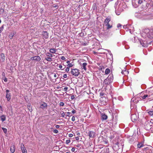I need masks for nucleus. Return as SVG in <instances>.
<instances>
[{
    "instance_id": "bf43d9fd",
    "label": "nucleus",
    "mask_w": 153,
    "mask_h": 153,
    "mask_svg": "<svg viewBox=\"0 0 153 153\" xmlns=\"http://www.w3.org/2000/svg\"><path fill=\"white\" fill-rule=\"evenodd\" d=\"M100 95L101 96H103L104 95V93H100Z\"/></svg>"
},
{
    "instance_id": "9b49d317",
    "label": "nucleus",
    "mask_w": 153,
    "mask_h": 153,
    "mask_svg": "<svg viewBox=\"0 0 153 153\" xmlns=\"http://www.w3.org/2000/svg\"><path fill=\"white\" fill-rule=\"evenodd\" d=\"M139 98L134 97L131 99V102L135 103H137L139 101Z\"/></svg>"
},
{
    "instance_id": "4d7b16f0",
    "label": "nucleus",
    "mask_w": 153,
    "mask_h": 153,
    "mask_svg": "<svg viewBox=\"0 0 153 153\" xmlns=\"http://www.w3.org/2000/svg\"><path fill=\"white\" fill-rule=\"evenodd\" d=\"M69 137H72L73 136V135L72 134H70L69 135Z\"/></svg>"
},
{
    "instance_id": "72a5a7b5",
    "label": "nucleus",
    "mask_w": 153,
    "mask_h": 153,
    "mask_svg": "<svg viewBox=\"0 0 153 153\" xmlns=\"http://www.w3.org/2000/svg\"><path fill=\"white\" fill-rule=\"evenodd\" d=\"M71 113L69 112H67V114H66V116H69V117H71V115H70L71 114Z\"/></svg>"
},
{
    "instance_id": "de8ad7c7",
    "label": "nucleus",
    "mask_w": 153,
    "mask_h": 153,
    "mask_svg": "<svg viewBox=\"0 0 153 153\" xmlns=\"http://www.w3.org/2000/svg\"><path fill=\"white\" fill-rule=\"evenodd\" d=\"M75 150V149L73 147L72 148L71 150L72 152H74Z\"/></svg>"
},
{
    "instance_id": "79ce46f5",
    "label": "nucleus",
    "mask_w": 153,
    "mask_h": 153,
    "mask_svg": "<svg viewBox=\"0 0 153 153\" xmlns=\"http://www.w3.org/2000/svg\"><path fill=\"white\" fill-rule=\"evenodd\" d=\"M65 70L66 72H68L69 70V68L68 67H67L66 68Z\"/></svg>"
},
{
    "instance_id": "7c9ffc66",
    "label": "nucleus",
    "mask_w": 153,
    "mask_h": 153,
    "mask_svg": "<svg viewBox=\"0 0 153 153\" xmlns=\"http://www.w3.org/2000/svg\"><path fill=\"white\" fill-rule=\"evenodd\" d=\"M45 59L47 61H52V58H51L49 57H48L45 58Z\"/></svg>"
},
{
    "instance_id": "680f3d73",
    "label": "nucleus",
    "mask_w": 153,
    "mask_h": 153,
    "mask_svg": "<svg viewBox=\"0 0 153 153\" xmlns=\"http://www.w3.org/2000/svg\"><path fill=\"white\" fill-rule=\"evenodd\" d=\"M83 45L84 46H86L87 45V43H85L83 44Z\"/></svg>"
},
{
    "instance_id": "0eeeda50",
    "label": "nucleus",
    "mask_w": 153,
    "mask_h": 153,
    "mask_svg": "<svg viewBox=\"0 0 153 153\" xmlns=\"http://www.w3.org/2000/svg\"><path fill=\"white\" fill-rule=\"evenodd\" d=\"M21 146L22 153H27V151L23 143L21 144Z\"/></svg>"
},
{
    "instance_id": "864d4df0",
    "label": "nucleus",
    "mask_w": 153,
    "mask_h": 153,
    "mask_svg": "<svg viewBox=\"0 0 153 153\" xmlns=\"http://www.w3.org/2000/svg\"><path fill=\"white\" fill-rule=\"evenodd\" d=\"M35 57V56H33V57H32L31 58H30V59L31 60H34V58Z\"/></svg>"
},
{
    "instance_id": "2eb2a0df",
    "label": "nucleus",
    "mask_w": 153,
    "mask_h": 153,
    "mask_svg": "<svg viewBox=\"0 0 153 153\" xmlns=\"http://www.w3.org/2000/svg\"><path fill=\"white\" fill-rule=\"evenodd\" d=\"M121 73L123 74H124L125 75H126L127 74H128V71H126L125 68H124V69L122 70Z\"/></svg>"
},
{
    "instance_id": "423d86ee",
    "label": "nucleus",
    "mask_w": 153,
    "mask_h": 153,
    "mask_svg": "<svg viewBox=\"0 0 153 153\" xmlns=\"http://www.w3.org/2000/svg\"><path fill=\"white\" fill-rule=\"evenodd\" d=\"M95 133L93 131H89L88 132V135L90 138H94L95 137Z\"/></svg>"
},
{
    "instance_id": "8fccbe9b",
    "label": "nucleus",
    "mask_w": 153,
    "mask_h": 153,
    "mask_svg": "<svg viewBox=\"0 0 153 153\" xmlns=\"http://www.w3.org/2000/svg\"><path fill=\"white\" fill-rule=\"evenodd\" d=\"M61 59L62 60H65V58L64 56H62L61 57Z\"/></svg>"
},
{
    "instance_id": "7ed1b4c3",
    "label": "nucleus",
    "mask_w": 153,
    "mask_h": 153,
    "mask_svg": "<svg viewBox=\"0 0 153 153\" xmlns=\"http://www.w3.org/2000/svg\"><path fill=\"white\" fill-rule=\"evenodd\" d=\"M132 2L133 6L136 8L143 1V0H132Z\"/></svg>"
},
{
    "instance_id": "4be33fe9",
    "label": "nucleus",
    "mask_w": 153,
    "mask_h": 153,
    "mask_svg": "<svg viewBox=\"0 0 153 153\" xmlns=\"http://www.w3.org/2000/svg\"><path fill=\"white\" fill-rule=\"evenodd\" d=\"M49 51L51 53H54L56 52V50L54 48H51L50 49Z\"/></svg>"
},
{
    "instance_id": "f257e3e1",
    "label": "nucleus",
    "mask_w": 153,
    "mask_h": 153,
    "mask_svg": "<svg viewBox=\"0 0 153 153\" xmlns=\"http://www.w3.org/2000/svg\"><path fill=\"white\" fill-rule=\"evenodd\" d=\"M144 32L146 33V35L149 38H153V30H149V29H146Z\"/></svg>"
},
{
    "instance_id": "58836bf2",
    "label": "nucleus",
    "mask_w": 153,
    "mask_h": 153,
    "mask_svg": "<svg viewBox=\"0 0 153 153\" xmlns=\"http://www.w3.org/2000/svg\"><path fill=\"white\" fill-rule=\"evenodd\" d=\"M4 25H3L0 27V30H1L2 31H3L4 27Z\"/></svg>"
},
{
    "instance_id": "338daca9",
    "label": "nucleus",
    "mask_w": 153,
    "mask_h": 153,
    "mask_svg": "<svg viewBox=\"0 0 153 153\" xmlns=\"http://www.w3.org/2000/svg\"><path fill=\"white\" fill-rule=\"evenodd\" d=\"M57 76V75H56V74H55L54 75V77H55V78H56V77Z\"/></svg>"
},
{
    "instance_id": "c03bdc74",
    "label": "nucleus",
    "mask_w": 153,
    "mask_h": 153,
    "mask_svg": "<svg viewBox=\"0 0 153 153\" xmlns=\"http://www.w3.org/2000/svg\"><path fill=\"white\" fill-rule=\"evenodd\" d=\"M121 26H122V25L120 24H118V25H117V27L118 28H119V27H121Z\"/></svg>"
},
{
    "instance_id": "20e7f679",
    "label": "nucleus",
    "mask_w": 153,
    "mask_h": 153,
    "mask_svg": "<svg viewBox=\"0 0 153 153\" xmlns=\"http://www.w3.org/2000/svg\"><path fill=\"white\" fill-rule=\"evenodd\" d=\"M110 20V18L108 17L106 18L105 21V26H107V29H108L111 28L112 27V25H110L109 23Z\"/></svg>"
},
{
    "instance_id": "b1692460",
    "label": "nucleus",
    "mask_w": 153,
    "mask_h": 153,
    "mask_svg": "<svg viewBox=\"0 0 153 153\" xmlns=\"http://www.w3.org/2000/svg\"><path fill=\"white\" fill-rule=\"evenodd\" d=\"M113 124L111 122H110L108 123L107 125L109 126L110 128H111L113 127Z\"/></svg>"
},
{
    "instance_id": "4c0bfd02",
    "label": "nucleus",
    "mask_w": 153,
    "mask_h": 153,
    "mask_svg": "<svg viewBox=\"0 0 153 153\" xmlns=\"http://www.w3.org/2000/svg\"><path fill=\"white\" fill-rule=\"evenodd\" d=\"M68 65L69 67H71L73 66V65L72 63H69L68 64Z\"/></svg>"
},
{
    "instance_id": "37998d69",
    "label": "nucleus",
    "mask_w": 153,
    "mask_h": 153,
    "mask_svg": "<svg viewBox=\"0 0 153 153\" xmlns=\"http://www.w3.org/2000/svg\"><path fill=\"white\" fill-rule=\"evenodd\" d=\"M53 132L55 133H58V131L57 130L55 129L54 130Z\"/></svg>"
},
{
    "instance_id": "603ef678",
    "label": "nucleus",
    "mask_w": 153,
    "mask_h": 153,
    "mask_svg": "<svg viewBox=\"0 0 153 153\" xmlns=\"http://www.w3.org/2000/svg\"><path fill=\"white\" fill-rule=\"evenodd\" d=\"M75 139H76V140H79V137H76L75 138Z\"/></svg>"
},
{
    "instance_id": "5701e85b",
    "label": "nucleus",
    "mask_w": 153,
    "mask_h": 153,
    "mask_svg": "<svg viewBox=\"0 0 153 153\" xmlns=\"http://www.w3.org/2000/svg\"><path fill=\"white\" fill-rule=\"evenodd\" d=\"M102 119L103 120H106L107 118V116L105 114H103L102 115Z\"/></svg>"
},
{
    "instance_id": "393cba45",
    "label": "nucleus",
    "mask_w": 153,
    "mask_h": 153,
    "mask_svg": "<svg viewBox=\"0 0 153 153\" xmlns=\"http://www.w3.org/2000/svg\"><path fill=\"white\" fill-rule=\"evenodd\" d=\"M143 143H139L137 145V147L138 148H140L142 147H143Z\"/></svg>"
},
{
    "instance_id": "2f4dec72",
    "label": "nucleus",
    "mask_w": 153,
    "mask_h": 153,
    "mask_svg": "<svg viewBox=\"0 0 153 153\" xmlns=\"http://www.w3.org/2000/svg\"><path fill=\"white\" fill-rule=\"evenodd\" d=\"M2 129L3 130L5 134H6L7 132V129L5 128H3V127L2 128Z\"/></svg>"
},
{
    "instance_id": "0e129e2a",
    "label": "nucleus",
    "mask_w": 153,
    "mask_h": 153,
    "mask_svg": "<svg viewBox=\"0 0 153 153\" xmlns=\"http://www.w3.org/2000/svg\"><path fill=\"white\" fill-rule=\"evenodd\" d=\"M117 10H115V13H116V14H117V15H120V13H117Z\"/></svg>"
},
{
    "instance_id": "dca6fc26",
    "label": "nucleus",
    "mask_w": 153,
    "mask_h": 153,
    "mask_svg": "<svg viewBox=\"0 0 153 153\" xmlns=\"http://www.w3.org/2000/svg\"><path fill=\"white\" fill-rule=\"evenodd\" d=\"M111 83L110 81L108 80L107 79H105L104 81V83L105 85H109Z\"/></svg>"
},
{
    "instance_id": "9d476101",
    "label": "nucleus",
    "mask_w": 153,
    "mask_h": 153,
    "mask_svg": "<svg viewBox=\"0 0 153 153\" xmlns=\"http://www.w3.org/2000/svg\"><path fill=\"white\" fill-rule=\"evenodd\" d=\"M106 79H108V80L110 81V82H112L113 80V74H110Z\"/></svg>"
},
{
    "instance_id": "a19ab883",
    "label": "nucleus",
    "mask_w": 153,
    "mask_h": 153,
    "mask_svg": "<svg viewBox=\"0 0 153 153\" xmlns=\"http://www.w3.org/2000/svg\"><path fill=\"white\" fill-rule=\"evenodd\" d=\"M71 120L73 121H75V117L73 116L72 117V119H71Z\"/></svg>"
},
{
    "instance_id": "c85d7f7f",
    "label": "nucleus",
    "mask_w": 153,
    "mask_h": 153,
    "mask_svg": "<svg viewBox=\"0 0 153 153\" xmlns=\"http://www.w3.org/2000/svg\"><path fill=\"white\" fill-rule=\"evenodd\" d=\"M110 71L109 69L107 68L105 71V73L106 74H108L110 72Z\"/></svg>"
},
{
    "instance_id": "c756f323",
    "label": "nucleus",
    "mask_w": 153,
    "mask_h": 153,
    "mask_svg": "<svg viewBox=\"0 0 153 153\" xmlns=\"http://www.w3.org/2000/svg\"><path fill=\"white\" fill-rule=\"evenodd\" d=\"M46 55L47 56H49V57H52L53 56H54V55H52L49 53H47Z\"/></svg>"
},
{
    "instance_id": "13d9d810",
    "label": "nucleus",
    "mask_w": 153,
    "mask_h": 153,
    "mask_svg": "<svg viewBox=\"0 0 153 153\" xmlns=\"http://www.w3.org/2000/svg\"><path fill=\"white\" fill-rule=\"evenodd\" d=\"M4 81L5 82H6L7 81V79L6 78H5L4 79Z\"/></svg>"
},
{
    "instance_id": "a211bd4d",
    "label": "nucleus",
    "mask_w": 153,
    "mask_h": 153,
    "mask_svg": "<svg viewBox=\"0 0 153 153\" xmlns=\"http://www.w3.org/2000/svg\"><path fill=\"white\" fill-rule=\"evenodd\" d=\"M0 57L2 61L4 62L5 59V57L4 54L3 53H2L0 55Z\"/></svg>"
},
{
    "instance_id": "f3484780",
    "label": "nucleus",
    "mask_w": 153,
    "mask_h": 153,
    "mask_svg": "<svg viewBox=\"0 0 153 153\" xmlns=\"http://www.w3.org/2000/svg\"><path fill=\"white\" fill-rule=\"evenodd\" d=\"M6 97L7 99V101H9L11 98L10 93L6 94Z\"/></svg>"
},
{
    "instance_id": "aec40b11",
    "label": "nucleus",
    "mask_w": 153,
    "mask_h": 153,
    "mask_svg": "<svg viewBox=\"0 0 153 153\" xmlns=\"http://www.w3.org/2000/svg\"><path fill=\"white\" fill-rule=\"evenodd\" d=\"M34 60L36 61H39L41 59V58L39 56H35Z\"/></svg>"
},
{
    "instance_id": "39448f33",
    "label": "nucleus",
    "mask_w": 153,
    "mask_h": 153,
    "mask_svg": "<svg viewBox=\"0 0 153 153\" xmlns=\"http://www.w3.org/2000/svg\"><path fill=\"white\" fill-rule=\"evenodd\" d=\"M71 72L72 74L75 76H78L79 74V70L76 68L72 69Z\"/></svg>"
},
{
    "instance_id": "473e14b6",
    "label": "nucleus",
    "mask_w": 153,
    "mask_h": 153,
    "mask_svg": "<svg viewBox=\"0 0 153 153\" xmlns=\"http://www.w3.org/2000/svg\"><path fill=\"white\" fill-rule=\"evenodd\" d=\"M117 123V120L116 119H115L113 120V123H112L114 124H116Z\"/></svg>"
},
{
    "instance_id": "3c124183",
    "label": "nucleus",
    "mask_w": 153,
    "mask_h": 153,
    "mask_svg": "<svg viewBox=\"0 0 153 153\" xmlns=\"http://www.w3.org/2000/svg\"><path fill=\"white\" fill-rule=\"evenodd\" d=\"M63 77L64 78H66L67 77V75L66 74H65L63 76Z\"/></svg>"
},
{
    "instance_id": "6e6d98bb",
    "label": "nucleus",
    "mask_w": 153,
    "mask_h": 153,
    "mask_svg": "<svg viewBox=\"0 0 153 153\" xmlns=\"http://www.w3.org/2000/svg\"><path fill=\"white\" fill-rule=\"evenodd\" d=\"M60 127V126L59 125H56V128H59Z\"/></svg>"
},
{
    "instance_id": "e2e57ef3",
    "label": "nucleus",
    "mask_w": 153,
    "mask_h": 153,
    "mask_svg": "<svg viewBox=\"0 0 153 153\" xmlns=\"http://www.w3.org/2000/svg\"><path fill=\"white\" fill-rule=\"evenodd\" d=\"M54 7H58V5H56L55 6H53Z\"/></svg>"
},
{
    "instance_id": "e433bc0d",
    "label": "nucleus",
    "mask_w": 153,
    "mask_h": 153,
    "mask_svg": "<svg viewBox=\"0 0 153 153\" xmlns=\"http://www.w3.org/2000/svg\"><path fill=\"white\" fill-rule=\"evenodd\" d=\"M61 116L63 117H65V114L64 112H63L61 114Z\"/></svg>"
},
{
    "instance_id": "a18cd8bd",
    "label": "nucleus",
    "mask_w": 153,
    "mask_h": 153,
    "mask_svg": "<svg viewBox=\"0 0 153 153\" xmlns=\"http://www.w3.org/2000/svg\"><path fill=\"white\" fill-rule=\"evenodd\" d=\"M75 98V97H74V95H73L72 96H71V100H73Z\"/></svg>"
},
{
    "instance_id": "ddd939ff",
    "label": "nucleus",
    "mask_w": 153,
    "mask_h": 153,
    "mask_svg": "<svg viewBox=\"0 0 153 153\" xmlns=\"http://www.w3.org/2000/svg\"><path fill=\"white\" fill-rule=\"evenodd\" d=\"M48 33L46 31H44L43 32L42 35L46 39H47L48 37Z\"/></svg>"
},
{
    "instance_id": "1a4fd4ad",
    "label": "nucleus",
    "mask_w": 153,
    "mask_h": 153,
    "mask_svg": "<svg viewBox=\"0 0 153 153\" xmlns=\"http://www.w3.org/2000/svg\"><path fill=\"white\" fill-rule=\"evenodd\" d=\"M131 120L133 122H135L137 119V117L136 114H133L131 116Z\"/></svg>"
},
{
    "instance_id": "09e8293b",
    "label": "nucleus",
    "mask_w": 153,
    "mask_h": 153,
    "mask_svg": "<svg viewBox=\"0 0 153 153\" xmlns=\"http://www.w3.org/2000/svg\"><path fill=\"white\" fill-rule=\"evenodd\" d=\"M6 94H7V93H10V91H9V90H7V89L6 90Z\"/></svg>"
},
{
    "instance_id": "cd10ccee",
    "label": "nucleus",
    "mask_w": 153,
    "mask_h": 153,
    "mask_svg": "<svg viewBox=\"0 0 153 153\" xmlns=\"http://www.w3.org/2000/svg\"><path fill=\"white\" fill-rule=\"evenodd\" d=\"M150 94H146L144 95L142 97V98L143 99H145L146 98L148 97L149 96Z\"/></svg>"
},
{
    "instance_id": "412c9836",
    "label": "nucleus",
    "mask_w": 153,
    "mask_h": 153,
    "mask_svg": "<svg viewBox=\"0 0 153 153\" xmlns=\"http://www.w3.org/2000/svg\"><path fill=\"white\" fill-rule=\"evenodd\" d=\"M0 118L1 120L3 122L6 120V117L4 115L1 116L0 117Z\"/></svg>"
},
{
    "instance_id": "f03ea898",
    "label": "nucleus",
    "mask_w": 153,
    "mask_h": 153,
    "mask_svg": "<svg viewBox=\"0 0 153 153\" xmlns=\"http://www.w3.org/2000/svg\"><path fill=\"white\" fill-rule=\"evenodd\" d=\"M152 123L151 121H147L145 123V128L147 130L149 131L152 128Z\"/></svg>"
},
{
    "instance_id": "ea45409f",
    "label": "nucleus",
    "mask_w": 153,
    "mask_h": 153,
    "mask_svg": "<svg viewBox=\"0 0 153 153\" xmlns=\"http://www.w3.org/2000/svg\"><path fill=\"white\" fill-rule=\"evenodd\" d=\"M68 87H65L64 89H63V90L64 91H67V90H68Z\"/></svg>"
},
{
    "instance_id": "c9c22d12",
    "label": "nucleus",
    "mask_w": 153,
    "mask_h": 153,
    "mask_svg": "<svg viewBox=\"0 0 153 153\" xmlns=\"http://www.w3.org/2000/svg\"><path fill=\"white\" fill-rule=\"evenodd\" d=\"M64 105V103L63 102H61L59 103V105L61 106H63Z\"/></svg>"
},
{
    "instance_id": "5fc2aeb1",
    "label": "nucleus",
    "mask_w": 153,
    "mask_h": 153,
    "mask_svg": "<svg viewBox=\"0 0 153 153\" xmlns=\"http://www.w3.org/2000/svg\"><path fill=\"white\" fill-rule=\"evenodd\" d=\"M62 65H60L59 66V68L60 69H61L62 68Z\"/></svg>"
},
{
    "instance_id": "052dcab7",
    "label": "nucleus",
    "mask_w": 153,
    "mask_h": 153,
    "mask_svg": "<svg viewBox=\"0 0 153 153\" xmlns=\"http://www.w3.org/2000/svg\"><path fill=\"white\" fill-rule=\"evenodd\" d=\"M0 109L1 111H2V108L1 106H0Z\"/></svg>"
},
{
    "instance_id": "4468645a",
    "label": "nucleus",
    "mask_w": 153,
    "mask_h": 153,
    "mask_svg": "<svg viewBox=\"0 0 153 153\" xmlns=\"http://www.w3.org/2000/svg\"><path fill=\"white\" fill-rule=\"evenodd\" d=\"M10 150L11 153H14L15 151V147L14 145H13L11 146Z\"/></svg>"
},
{
    "instance_id": "f704fd0d",
    "label": "nucleus",
    "mask_w": 153,
    "mask_h": 153,
    "mask_svg": "<svg viewBox=\"0 0 153 153\" xmlns=\"http://www.w3.org/2000/svg\"><path fill=\"white\" fill-rule=\"evenodd\" d=\"M70 140H69V139H68V140H67L66 141V143L67 144H68L69 143H70Z\"/></svg>"
},
{
    "instance_id": "6ab92c4d",
    "label": "nucleus",
    "mask_w": 153,
    "mask_h": 153,
    "mask_svg": "<svg viewBox=\"0 0 153 153\" xmlns=\"http://www.w3.org/2000/svg\"><path fill=\"white\" fill-rule=\"evenodd\" d=\"M87 65V63L85 62L83 63L82 66V68L84 69L85 71L86 70V66Z\"/></svg>"
},
{
    "instance_id": "49530a36",
    "label": "nucleus",
    "mask_w": 153,
    "mask_h": 153,
    "mask_svg": "<svg viewBox=\"0 0 153 153\" xmlns=\"http://www.w3.org/2000/svg\"><path fill=\"white\" fill-rule=\"evenodd\" d=\"M76 112V111L74 110V109H73L72 111V113L73 114H75V113Z\"/></svg>"
},
{
    "instance_id": "6e6552de",
    "label": "nucleus",
    "mask_w": 153,
    "mask_h": 153,
    "mask_svg": "<svg viewBox=\"0 0 153 153\" xmlns=\"http://www.w3.org/2000/svg\"><path fill=\"white\" fill-rule=\"evenodd\" d=\"M140 44L142 46L144 47H147V46L148 43L145 41L140 40Z\"/></svg>"
},
{
    "instance_id": "a878e982",
    "label": "nucleus",
    "mask_w": 153,
    "mask_h": 153,
    "mask_svg": "<svg viewBox=\"0 0 153 153\" xmlns=\"http://www.w3.org/2000/svg\"><path fill=\"white\" fill-rule=\"evenodd\" d=\"M148 113L150 116H153V111H149Z\"/></svg>"
},
{
    "instance_id": "774afa93",
    "label": "nucleus",
    "mask_w": 153,
    "mask_h": 153,
    "mask_svg": "<svg viewBox=\"0 0 153 153\" xmlns=\"http://www.w3.org/2000/svg\"><path fill=\"white\" fill-rule=\"evenodd\" d=\"M70 61L68 60L67 61V63H68V64H69V63L70 62Z\"/></svg>"
},
{
    "instance_id": "69168bd1",
    "label": "nucleus",
    "mask_w": 153,
    "mask_h": 153,
    "mask_svg": "<svg viewBox=\"0 0 153 153\" xmlns=\"http://www.w3.org/2000/svg\"><path fill=\"white\" fill-rule=\"evenodd\" d=\"M28 109H29V110L31 112L32 111V109H29L28 107Z\"/></svg>"
},
{
    "instance_id": "bb28decb",
    "label": "nucleus",
    "mask_w": 153,
    "mask_h": 153,
    "mask_svg": "<svg viewBox=\"0 0 153 153\" xmlns=\"http://www.w3.org/2000/svg\"><path fill=\"white\" fill-rule=\"evenodd\" d=\"M14 33H10V35H9V37L10 39H12L13 38V36Z\"/></svg>"
},
{
    "instance_id": "f8f14e48",
    "label": "nucleus",
    "mask_w": 153,
    "mask_h": 153,
    "mask_svg": "<svg viewBox=\"0 0 153 153\" xmlns=\"http://www.w3.org/2000/svg\"><path fill=\"white\" fill-rule=\"evenodd\" d=\"M47 106V104L44 102H43L40 104V107L42 108H45Z\"/></svg>"
}]
</instances>
